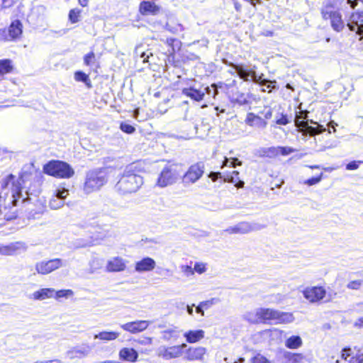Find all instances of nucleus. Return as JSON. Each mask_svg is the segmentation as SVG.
<instances>
[{
    "label": "nucleus",
    "mask_w": 363,
    "mask_h": 363,
    "mask_svg": "<svg viewBox=\"0 0 363 363\" xmlns=\"http://www.w3.org/2000/svg\"><path fill=\"white\" fill-rule=\"evenodd\" d=\"M143 178L134 172L132 166L128 167L115 186L116 191L122 195L138 191L143 184Z\"/></svg>",
    "instance_id": "1"
},
{
    "label": "nucleus",
    "mask_w": 363,
    "mask_h": 363,
    "mask_svg": "<svg viewBox=\"0 0 363 363\" xmlns=\"http://www.w3.org/2000/svg\"><path fill=\"white\" fill-rule=\"evenodd\" d=\"M108 182V173L106 169H95L86 174L83 186L85 194H89L101 189Z\"/></svg>",
    "instance_id": "2"
},
{
    "label": "nucleus",
    "mask_w": 363,
    "mask_h": 363,
    "mask_svg": "<svg viewBox=\"0 0 363 363\" xmlns=\"http://www.w3.org/2000/svg\"><path fill=\"white\" fill-rule=\"evenodd\" d=\"M45 173L59 178H70L74 171L67 162L62 161H50L44 166Z\"/></svg>",
    "instance_id": "3"
},
{
    "label": "nucleus",
    "mask_w": 363,
    "mask_h": 363,
    "mask_svg": "<svg viewBox=\"0 0 363 363\" xmlns=\"http://www.w3.org/2000/svg\"><path fill=\"white\" fill-rule=\"evenodd\" d=\"M307 113H308L305 111H300L296 116L295 125L302 135L304 136L308 135L313 136L316 134L325 132L326 129L323 125H318L317 127L310 126L308 125V120L306 121H304L307 118Z\"/></svg>",
    "instance_id": "4"
},
{
    "label": "nucleus",
    "mask_w": 363,
    "mask_h": 363,
    "mask_svg": "<svg viewBox=\"0 0 363 363\" xmlns=\"http://www.w3.org/2000/svg\"><path fill=\"white\" fill-rule=\"evenodd\" d=\"M179 177L174 165L165 166L157 177L156 186L160 188L171 186L177 182Z\"/></svg>",
    "instance_id": "5"
},
{
    "label": "nucleus",
    "mask_w": 363,
    "mask_h": 363,
    "mask_svg": "<svg viewBox=\"0 0 363 363\" xmlns=\"http://www.w3.org/2000/svg\"><path fill=\"white\" fill-rule=\"evenodd\" d=\"M205 166L201 162L191 165L182 177L184 186L195 184L204 174Z\"/></svg>",
    "instance_id": "6"
},
{
    "label": "nucleus",
    "mask_w": 363,
    "mask_h": 363,
    "mask_svg": "<svg viewBox=\"0 0 363 363\" xmlns=\"http://www.w3.org/2000/svg\"><path fill=\"white\" fill-rule=\"evenodd\" d=\"M266 226L258 223L240 222L234 226L227 228L224 231L228 234H247L260 230Z\"/></svg>",
    "instance_id": "7"
},
{
    "label": "nucleus",
    "mask_w": 363,
    "mask_h": 363,
    "mask_svg": "<svg viewBox=\"0 0 363 363\" xmlns=\"http://www.w3.org/2000/svg\"><path fill=\"white\" fill-rule=\"evenodd\" d=\"M15 177L13 174L8 175L1 182V187L2 189L6 190L7 188L11 187V197L13 198L12 203L16 205L18 199H21L22 196L21 188L20 182L16 183L14 181Z\"/></svg>",
    "instance_id": "8"
},
{
    "label": "nucleus",
    "mask_w": 363,
    "mask_h": 363,
    "mask_svg": "<svg viewBox=\"0 0 363 363\" xmlns=\"http://www.w3.org/2000/svg\"><path fill=\"white\" fill-rule=\"evenodd\" d=\"M185 347H186L185 343L170 347L161 346L157 350V355L165 360L178 358L182 355Z\"/></svg>",
    "instance_id": "9"
},
{
    "label": "nucleus",
    "mask_w": 363,
    "mask_h": 363,
    "mask_svg": "<svg viewBox=\"0 0 363 363\" xmlns=\"http://www.w3.org/2000/svg\"><path fill=\"white\" fill-rule=\"evenodd\" d=\"M301 292L303 297L311 303H318L326 296V291L323 286H307Z\"/></svg>",
    "instance_id": "10"
},
{
    "label": "nucleus",
    "mask_w": 363,
    "mask_h": 363,
    "mask_svg": "<svg viewBox=\"0 0 363 363\" xmlns=\"http://www.w3.org/2000/svg\"><path fill=\"white\" fill-rule=\"evenodd\" d=\"M64 262L62 259L55 258L48 261H41L35 264V270L38 274H48L52 272L63 267Z\"/></svg>",
    "instance_id": "11"
},
{
    "label": "nucleus",
    "mask_w": 363,
    "mask_h": 363,
    "mask_svg": "<svg viewBox=\"0 0 363 363\" xmlns=\"http://www.w3.org/2000/svg\"><path fill=\"white\" fill-rule=\"evenodd\" d=\"M27 250V245L21 241L11 242L6 245H0V255L4 256H13L25 252Z\"/></svg>",
    "instance_id": "12"
},
{
    "label": "nucleus",
    "mask_w": 363,
    "mask_h": 363,
    "mask_svg": "<svg viewBox=\"0 0 363 363\" xmlns=\"http://www.w3.org/2000/svg\"><path fill=\"white\" fill-rule=\"evenodd\" d=\"M22 33V24H10L7 28H0V42L10 41Z\"/></svg>",
    "instance_id": "13"
},
{
    "label": "nucleus",
    "mask_w": 363,
    "mask_h": 363,
    "mask_svg": "<svg viewBox=\"0 0 363 363\" xmlns=\"http://www.w3.org/2000/svg\"><path fill=\"white\" fill-rule=\"evenodd\" d=\"M151 323L149 320H135L120 325L123 330L132 334H136L145 330Z\"/></svg>",
    "instance_id": "14"
},
{
    "label": "nucleus",
    "mask_w": 363,
    "mask_h": 363,
    "mask_svg": "<svg viewBox=\"0 0 363 363\" xmlns=\"http://www.w3.org/2000/svg\"><path fill=\"white\" fill-rule=\"evenodd\" d=\"M128 261L121 257H113L107 261L106 270L108 272H121L126 269Z\"/></svg>",
    "instance_id": "15"
},
{
    "label": "nucleus",
    "mask_w": 363,
    "mask_h": 363,
    "mask_svg": "<svg viewBox=\"0 0 363 363\" xmlns=\"http://www.w3.org/2000/svg\"><path fill=\"white\" fill-rule=\"evenodd\" d=\"M69 191L65 188L57 189L50 199L49 206L52 209H59L64 206V199L68 196Z\"/></svg>",
    "instance_id": "16"
},
{
    "label": "nucleus",
    "mask_w": 363,
    "mask_h": 363,
    "mask_svg": "<svg viewBox=\"0 0 363 363\" xmlns=\"http://www.w3.org/2000/svg\"><path fill=\"white\" fill-rule=\"evenodd\" d=\"M245 123L257 129H264L267 125V121L254 113H248L245 120Z\"/></svg>",
    "instance_id": "17"
},
{
    "label": "nucleus",
    "mask_w": 363,
    "mask_h": 363,
    "mask_svg": "<svg viewBox=\"0 0 363 363\" xmlns=\"http://www.w3.org/2000/svg\"><path fill=\"white\" fill-rule=\"evenodd\" d=\"M155 266V261L151 257H146L135 262V270L138 273L147 272L152 271Z\"/></svg>",
    "instance_id": "18"
},
{
    "label": "nucleus",
    "mask_w": 363,
    "mask_h": 363,
    "mask_svg": "<svg viewBox=\"0 0 363 363\" xmlns=\"http://www.w3.org/2000/svg\"><path fill=\"white\" fill-rule=\"evenodd\" d=\"M335 363H363V354L352 356L351 349L345 348L342 350L341 359H337Z\"/></svg>",
    "instance_id": "19"
},
{
    "label": "nucleus",
    "mask_w": 363,
    "mask_h": 363,
    "mask_svg": "<svg viewBox=\"0 0 363 363\" xmlns=\"http://www.w3.org/2000/svg\"><path fill=\"white\" fill-rule=\"evenodd\" d=\"M206 353V349L205 347H189L186 352L184 359L188 361H202Z\"/></svg>",
    "instance_id": "20"
},
{
    "label": "nucleus",
    "mask_w": 363,
    "mask_h": 363,
    "mask_svg": "<svg viewBox=\"0 0 363 363\" xmlns=\"http://www.w3.org/2000/svg\"><path fill=\"white\" fill-rule=\"evenodd\" d=\"M256 315L259 318V323L270 320L276 322L278 311L272 308H260L256 310Z\"/></svg>",
    "instance_id": "21"
},
{
    "label": "nucleus",
    "mask_w": 363,
    "mask_h": 363,
    "mask_svg": "<svg viewBox=\"0 0 363 363\" xmlns=\"http://www.w3.org/2000/svg\"><path fill=\"white\" fill-rule=\"evenodd\" d=\"M91 352V347L89 345H82L74 347L67 352V356L70 359L83 358L86 357Z\"/></svg>",
    "instance_id": "22"
},
{
    "label": "nucleus",
    "mask_w": 363,
    "mask_h": 363,
    "mask_svg": "<svg viewBox=\"0 0 363 363\" xmlns=\"http://www.w3.org/2000/svg\"><path fill=\"white\" fill-rule=\"evenodd\" d=\"M139 10L143 15H155L159 12L160 7L153 2L143 1L140 4Z\"/></svg>",
    "instance_id": "23"
},
{
    "label": "nucleus",
    "mask_w": 363,
    "mask_h": 363,
    "mask_svg": "<svg viewBox=\"0 0 363 363\" xmlns=\"http://www.w3.org/2000/svg\"><path fill=\"white\" fill-rule=\"evenodd\" d=\"M118 354H119L120 359L125 360V361L130 362H136L138 358V353L133 348H128V347L122 348L119 351Z\"/></svg>",
    "instance_id": "24"
},
{
    "label": "nucleus",
    "mask_w": 363,
    "mask_h": 363,
    "mask_svg": "<svg viewBox=\"0 0 363 363\" xmlns=\"http://www.w3.org/2000/svg\"><path fill=\"white\" fill-rule=\"evenodd\" d=\"M323 18L325 21H330V23H341V17L338 12L332 7H326L322 11Z\"/></svg>",
    "instance_id": "25"
},
{
    "label": "nucleus",
    "mask_w": 363,
    "mask_h": 363,
    "mask_svg": "<svg viewBox=\"0 0 363 363\" xmlns=\"http://www.w3.org/2000/svg\"><path fill=\"white\" fill-rule=\"evenodd\" d=\"M205 332L203 330H189L184 334V337L189 343H196L204 337Z\"/></svg>",
    "instance_id": "26"
},
{
    "label": "nucleus",
    "mask_w": 363,
    "mask_h": 363,
    "mask_svg": "<svg viewBox=\"0 0 363 363\" xmlns=\"http://www.w3.org/2000/svg\"><path fill=\"white\" fill-rule=\"evenodd\" d=\"M55 289L52 288H44L33 292L31 298L35 300H44L54 297Z\"/></svg>",
    "instance_id": "27"
},
{
    "label": "nucleus",
    "mask_w": 363,
    "mask_h": 363,
    "mask_svg": "<svg viewBox=\"0 0 363 363\" xmlns=\"http://www.w3.org/2000/svg\"><path fill=\"white\" fill-rule=\"evenodd\" d=\"M120 336V333L116 331H107L104 330L98 334H96L94 337L95 340L99 339L102 341H112L118 339Z\"/></svg>",
    "instance_id": "28"
},
{
    "label": "nucleus",
    "mask_w": 363,
    "mask_h": 363,
    "mask_svg": "<svg viewBox=\"0 0 363 363\" xmlns=\"http://www.w3.org/2000/svg\"><path fill=\"white\" fill-rule=\"evenodd\" d=\"M166 43L169 47L167 54L169 56H173L182 47V42L177 38H167Z\"/></svg>",
    "instance_id": "29"
},
{
    "label": "nucleus",
    "mask_w": 363,
    "mask_h": 363,
    "mask_svg": "<svg viewBox=\"0 0 363 363\" xmlns=\"http://www.w3.org/2000/svg\"><path fill=\"white\" fill-rule=\"evenodd\" d=\"M219 302V298H212L208 301L200 302V303L196 307V312L204 316V309H208L213 305H215Z\"/></svg>",
    "instance_id": "30"
},
{
    "label": "nucleus",
    "mask_w": 363,
    "mask_h": 363,
    "mask_svg": "<svg viewBox=\"0 0 363 363\" xmlns=\"http://www.w3.org/2000/svg\"><path fill=\"white\" fill-rule=\"evenodd\" d=\"M251 80L255 83L259 84L261 86H267V88L277 89L276 81H270L268 79H262L260 77H257L255 72H251L250 77Z\"/></svg>",
    "instance_id": "31"
},
{
    "label": "nucleus",
    "mask_w": 363,
    "mask_h": 363,
    "mask_svg": "<svg viewBox=\"0 0 363 363\" xmlns=\"http://www.w3.org/2000/svg\"><path fill=\"white\" fill-rule=\"evenodd\" d=\"M183 94L197 101L202 100L204 96L203 91L194 88L184 89L183 90Z\"/></svg>",
    "instance_id": "32"
},
{
    "label": "nucleus",
    "mask_w": 363,
    "mask_h": 363,
    "mask_svg": "<svg viewBox=\"0 0 363 363\" xmlns=\"http://www.w3.org/2000/svg\"><path fill=\"white\" fill-rule=\"evenodd\" d=\"M294 316L291 313L281 312L278 311V315H277V323H290L294 320Z\"/></svg>",
    "instance_id": "33"
},
{
    "label": "nucleus",
    "mask_w": 363,
    "mask_h": 363,
    "mask_svg": "<svg viewBox=\"0 0 363 363\" xmlns=\"http://www.w3.org/2000/svg\"><path fill=\"white\" fill-rule=\"evenodd\" d=\"M13 69L12 61L9 59L0 60V80L4 74L11 72Z\"/></svg>",
    "instance_id": "34"
},
{
    "label": "nucleus",
    "mask_w": 363,
    "mask_h": 363,
    "mask_svg": "<svg viewBox=\"0 0 363 363\" xmlns=\"http://www.w3.org/2000/svg\"><path fill=\"white\" fill-rule=\"evenodd\" d=\"M285 345L289 349H297L302 345V340L300 336L293 335L286 340Z\"/></svg>",
    "instance_id": "35"
},
{
    "label": "nucleus",
    "mask_w": 363,
    "mask_h": 363,
    "mask_svg": "<svg viewBox=\"0 0 363 363\" xmlns=\"http://www.w3.org/2000/svg\"><path fill=\"white\" fill-rule=\"evenodd\" d=\"M233 68L237 72L238 75L245 81H248L251 75V72L245 69L243 65H233Z\"/></svg>",
    "instance_id": "36"
},
{
    "label": "nucleus",
    "mask_w": 363,
    "mask_h": 363,
    "mask_svg": "<svg viewBox=\"0 0 363 363\" xmlns=\"http://www.w3.org/2000/svg\"><path fill=\"white\" fill-rule=\"evenodd\" d=\"M89 272L93 274L103 267V260L98 257H94L89 262Z\"/></svg>",
    "instance_id": "37"
},
{
    "label": "nucleus",
    "mask_w": 363,
    "mask_h": 363,
    "mask_svg": "<svg viewBox=\"0 0 363 363\" xmlns=\"http://www.w3.org/2000/svg\"><path fill=\"white\" fill-rule=\"evenodd\" d=\"M238 175L239 172L238 171H233L230 177H228L227 179H225V181L235 183L238 188L243 187L244 182L239 180Z\"/></svg>",
    "instance_id": "38"
},
{
    "label": "nucleus",
    "mask_w": 363,
    "mask_h": 363,
    "mask_svg": "<svg viewBox=\"0 0 363 363\" xmlns=\"http://www.w3.org/2000/svg\"><path fill=\"white\" fill-rule=\"evenodd\" d=\"M162 339L169 340L172 338L177 339L179 337V333L174 328H169L162 332Z\"/></svg>",
    "instance_id": "39"
},
{
    "label": "nucleus",
    "mask_w": 363,
    "mask_h": 363,
    "mask_svg": "<svg viewBox=\"0 0 363 363\" xmlns=\"http://www.w3.org/2000/svg\"><path fill=\"white\" fill-rule=\"evenodd\" d=\"M73 295V291L70 289H62L57 291H55L54 297L56 299H60V298H68Z\"/></svg>",
    "instance_id": "40"
},
{
    "label": "nucleus",
    "mask_w": 363,
    "mask_h": 363,
    "mask_svg": "<svg viewBox=\"0 0 363 363\" xmlns=\"http://www.w3.org/2000/svg\"><path fill=\"white\" fill-rule=\"evenodd\" d=\"M135 55L136 57H139V58L143 59V62H147V59L149 58V55L143 51L142 45H139L135 48Z\"/></svg>",
    "instance_id": "41"
},
{
    "label": "nucleus",
    "mask_w": 363,
    "mask_h": 363,
    "mask_svg": "<svg viewBox=\"0 0 363 363\" xmlns=\"http://www.w3.org/2000/svg\"><path fill=\"white\" fill-rule=\"evenodd\" d=\"M74 79L77 82H83L86 84H89V76L86 74L84 72L81 71H77L74 74Z\"/></svg>",
    "instance_id": "42"
},
{
    "label": "nucleus",
    "mask_w": 363,
    "mask_h": 363,
    "mask_svg": "<svg viewBox=\"0 0 363 363\" xmlns=\"http://www.w3.org/2000/svg\"><path fill=\"white\" fill-rule=\"evenodd\" d=\"M218 86L216 84H211V86H206L203 89L204 93L206 92L208 95L212 96L213 99H215L216 96L218 94Z\"/></svg>",
    "instance_id": "43"
},
{
    "label": "nucleus",
    "mask_w": 363,
    "mask_h": 363,
    "mask_svg": "<svg viewBox=\"0 0 363 363\" xmlns=\"http://www.w3.org/2000/svg\"><path fill=\"white\" fill-rule=\"evenodd\" d=\"M84 62L86 66H93L96 63L95 54L93 52L86 54L84 57Z\"/></svg>",
    "instance_id": "44"
},
{
    "label": "nucleus",
    "mask_w": 363,
    "mask_h": 363,
    "mask_svg": "<svg viewBox=\"0 0 363 363\" xmlns=\"http://www.w3.org/2000/svg\"><path fill=\"white\" fill-rule=\"evenodd\" d=\"M19 1L20 0H0V11L13 6Z\"/></svg>",
    "instance_id": "45"
},
{
    "label": "nucleus",
    "mask_w": 363,
    "mask_h": 363,
    "mask_svg": "<svg viewBox=\"0 0 363 363\" xmlns=\"http://www.w3.org/2000/svg\"><path fill=\"white\" fill-rule=\"evenodd\" d=\"M207 264L204 262H196L194 266V272L199 274H203L207 270Z\"/></svg>",
    "instance_id": "46"
},
{
    "label": "nucleus",
    "mask_w": 363,
    "mask_h": 363,
    "mask_svg": "<svg viewBox=\"0 0 363 363\" xmlns=\"http://www.w3.org/2000/svg\"><path fill=\"white\" fill-rule=\"evenodd\" d=\"M167 29L174 34H179L182 31V24H166Z\"/></svg>",
    "instance_id": "47"
},
{
    "label": "nucleus",
    "mask_w": 363,
    "mask_h": 363,
    "mask_svg": "<svg viewBox=\"0 0 363 363\" xmlns=\"http://www.w3.org/2000/svg\"><path fill=\"white\" fill-rule=\"evenodd\" d=\"M242 162L239 161L237 158L233 159V160H230L228 158H225L223 166L230 167H235L236 165H241Z\"/></svg>",
    "instance_id": "48"
},
{
    "label": "nucleus",
    "mask_w": 363,
    "mask_h": 363,
    "mask_svg": "<svg viewBox=\"0 0 363 363\" xmlns=\"http://www.w3.org/2000/svg\"><path fill=\"white\" fill-rule=\"evenodd\" d=\"M245 318L252 323H259V318L256 315V311L255 312L247 313L245 315Z\"/></svg>",
    "instance_id": "49"
},
{
    "label": "nucleus",
    "mask_w": 363,
    "mask_h": 363,
    "mask_svg": "<svg viewBox=\"0 0 363 363\" xmlns=\"http://www.w3.org/2000/svg\"><path fill=\"white\" fill-rule=\"evenodd\" d=\"M362 284H363L362 280H360V279L354 280V281H350L347 284V287L350 289L357 290L362 286Z\"/></svg>",
    "instance_id": "50"
},
{
    "label": "nucleus",
    "mask_w": 363,
    "mask_h": 363,
    "mask_svg": "<svg viewBox=\"0 0 363 363\" xmlns=\"http://www.w3.org/2000/svg\"><path fill=\"white\" fill-rule=\"evenodd\" d=\"M264 154L268 157H275L279 155L278 147H271L264 150Z\"/></svg>",
    "instance_id": "51"
},
{
    "label": "nucleus",
    "mask_w": 363,
    "mask_h": 363,
    "mask_svg": "<svg viewBox=\"0 0 363 363\" xmlns=\"http://www.w3.org/2000/svg\"><path fill=\"white\" fill-rule=\"evenodd\" d=\"M351 30H356V32L363 37V24H347Z\"/></svg>",
    "instance_id": "52"
},
{
    "label": "nucleus",
    "mask_w": 363,
    "mask_h": 363,
    "mask_svg": "<svg viewBox=\"0 0 363 363\" xmlns=\"http://www.w3.org/2000/svg\"><path fill=\"white\" fill-rule=\"evenodd\" d=\"M80 11L77 9H72L69 13V18L72 23H77L79 21Z\"/></svg>",
    "instance_id": "53"
},
{
    "label": "nucleus",
    "mask_w": 363,
    "mask_h": 363,
    "mask_svg": "<svg viewBox=\"0 0 363 363\" xmlns=\"http://www.w3.org/2000/svg\"><path fill=\"white\" fill-rule=\"evenodd\" d=\"M120 128L123 132L128 133V134H131V133H134L135 130V128L133 125L125 123H122L121 124Z\"/></svg>",
    "instance_id": "54"
},
{
    "label": "nucleus",
    "mask_w": 363,
    "mask_h": 363,
    "mask_svg": "<svg viewBox=\"0 0 363 363\" xmlns=\"http://www.w3.org/2000/svg\"><path fill=\"white\" fill-rule=\"evenodd\" d=\"M252 363H272L268 359L260 354L255 355L252 358Z\"/></svg>",
    "instance_id": "55"
},
{
    "label": "nucleus",
    "mask_w": 363,
    "mask_h": 363,
    "mask_svg": "<svg viewBox=\"0 0 363 363\" xmlns=\"http://www.w3.org/2000/svg\"><path fill=\"white\" fill-rule=\"evenodd\" d=\"M279 155H288L296 151L295 149L290 147H278Z\"/></svg>",
    "instance_id": "56"
},
{
    "label": "nucleus",
    "mask_w": 363,
    "mask_h": 363,
    "mask_svg": "<svg viewBox=\"0 0 363 363\" xmlns=\"http://www.w3.org/2000/svg\"><path fill=\"white\" fill-rule=\"evenodd\" d=\"M135 342L141 345H151L152 344V338L150 337H144L135 340Z\"/></svg>",
    "instance_id": "57"
},
{
    "label": "nucleus",
    "mask_w": 363,
    "mask_h": 363,
    "mask_svg": "<svg viewBox=\"0 0 363 363\" xmlns=\"http://www.w3.org/2000/svg\"><path fill=\"white\" fill-rule=\"evenodd\" d=\"M322 177H323V173H320L318 177H312L311 179H308L306 180L303 183L308 186H312V185L316 184L321 181Z\"/></svg>",
    "instance_id": "58"
},
{
    "label": "nucleus",
    "mask_w": 363,
    "mask_h": 363,
    "mask_svg": "<svg viewBox=\"0 0 363 363\" xmlns=\"http://www.w3.org/2000/svg\"><path fill=\"white\" fill-rule=\"evenodd\" d=\"M181 270L186 277H190L194 274V268H191V267L188 265L181 266Z\"/></svg>",
    "instance_id": "59"
},
{
    "label": "nucleus",
    "mask_w": 363,
    "mask_h": 363,
    "mask_svg": "<svg viewBox=\"0 0 363 363\" xmlns=\"http://www.w3.org/2000/svg\"><path fill=\"white\" fill-rule=\"evenodd\" d=\"M303 359V356L301 354H294L289 358V361L292 363H299Z\"/></svg>",
    "instance_id": "60"
},
{
    "label": "nucleus",
    "mask_w": 363,
    "mask_h": 363,
    "mask_svg": "<svg viewBox=\"0 0 363 363\" xmlns=\"http://www.w3.org/2000/svg\"><path fill=\"white\" fill-rule=\"evenodd\" d=\"M289 123V120L286 115H281L280 118H277L276 123L278 125H285Z\"/></svg>",
    "instance_id": "61"
},
{
    "label": "nucleus",
    "mask_w": 363,
    "mask_h": 363,
    "mask_svg": "<svg viewBox=\"0 0 363 363\" xmlns=\"http://www.w3.org/2000/svg\"><path fill=\"white\" fill-rule=\"evenodd\" d=\"M361 162H357V161H352V162H350V163H348L346 166V169H348V170H354V169H357L359 164H360Z\"/></svg>",
    "instance_id": "62"
},
{
    "label": "nucleus",
    "mask_w": 363,
    "mask_h": 363,
    "mask_svg": "<svg viewBox=\"0 0 363 363\" xmlns=\"http://www.w3.org/2000/svg\"><path fill=\"white\" fill-rule=\"evenodd\" d=\"M267 333H269V335L270 336H272V337H279L283 333V331H281L280 330H278V329H276V328H274V329L268 330Z\"/></svg>",
    "instance_id": "63"
},
{
    "label": "nucleus",
    "mask_w": 363,
    "mask_h": 363,
    "mask_svg": "<svg viewBox=\"0 0 363 363\" xmlns=\"http://www.w3.org/2000/svg\"><path fill=\"white\" fill-rule=\"evenodd\" d=\"M45 12V8L43 6H38L33 9L32 15H35L37 13L44 14Z\"/></svg>",
    "instance_id": "64"
}]
</instances>
